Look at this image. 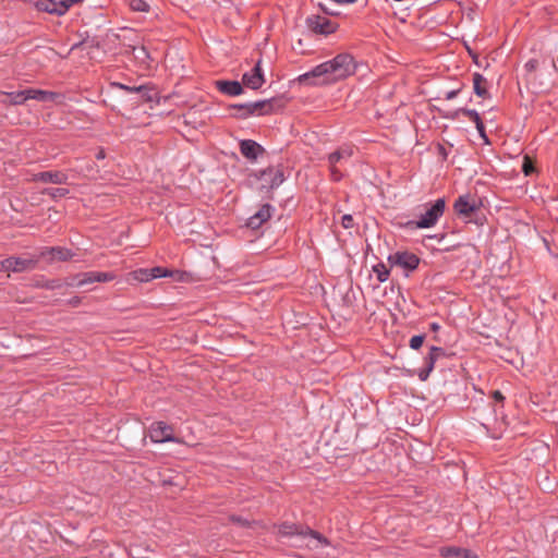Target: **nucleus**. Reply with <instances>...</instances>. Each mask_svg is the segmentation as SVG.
Returning <instances> with one entry per match:
<instances>
[{
    "label": "nucleus",
    "instance_id": "f257e3e1",
    "mask_svg": "<svg viewBox=\"0 0 558 558\" xmlns=\"http://www.w3.org/2000/svg\"><path fill=\"white\" fill-rule=\"evenodd\" d=\"M357 63L350 53H339L333 59L316 65L313 70L299 76L300 83L319 78L317 84H331L344 80L356 72ZM313 84H316L314 82Z\"/></svg>",
    "mask_w": 558,
    "mask_h": 558
},
{
    "label": "nucleus",
    "instance_id": "f03ea898",
    "mask_svg": "<svg viewBox=\"0 0 558 558\" xmlns=\"http://www.w3.org/2000/svg\"><path fill=\"white\" fill-rule=\"evenodd\" d=\"M446 208L445 198H438L420 216L417 220H409L403 225L404 229L416 230L434 227L444 215Z\"/></svg>",
    "mask_w": 558,
    "mask_h": 558
},
{
    "label": "nucleus",
    "instance_id": "7ed1b4c3",
    "mask_svg": "<svg viewBox=\"0 0 558 558\" xmlns=\"http://www.w3.org/2000/svg\"><path fill=\"white\" fill-rule=\"evenodd\" d=\"M278 535L279 536H310L313 539L317 542L315 546H310L311 548H318L323 546H329L330 542L327 537H325L323 534H320L317 531H314L310 527H303L301 525L294 524V523H282L278 526Z\"/></svg>",
    "mask_w": 558,
    "mask_h": 558
},
{
    "label": "nucleus",
    "instance_id": "20e7f679",
    "mask_svg": "<svg viewBox=\"0 0 558 558\" xmlns=\"http://www.w3.org/2000/svg\"><path fill=\"white\" fill-rule=\"evenodd\" d=\"M391 266H399L408 271L415 270L420 265V257L408 251H398L388 256Z\"/></svg>",
    "mask_w": 558,
    "mask_h": 558
},
{
    "label": "nucleus",
    "instance_id": "39448f33",
    "mask_svg": "<svg viewBox=\"0 0 558 558\" xmlns=\"http://www.w3.org/2000/svg\"><path fill=\"white\" fill-rule=\"evenodd\" d=\"M149 438L153 442H179L173 435L172 426L165 422H155L150 425Z\"/></svg>",
    "mask_w": 558,
    "mask_h": 558
},
{
    "label": "nucleus",
    "instance_id": "423d86ee",
    "mask_svg": "<svg viewBox=\"0 0 558 558\" xmlns=\"http://www.w3.org/2000/svg\"><path fill=\"white\" fill-rule=\"evenodd\" d=\"M116 278L112 272H102V271H87L75 277L74 284L77 287H83L85 284H90L94 282H108L112 281Z\"/></svg>",
    "mask_w": 558,
    "mask_h": 558
},
{
    "label": "nucleus",
    "instance_id": "0eeeda50",
    "mask_svg": "<svg viewBox=\"0 0 558 558\" xmlns=\"http://www.w3.org/2000/svg\"><path fill=\"white\" fill-rule=\"evenodd\" d=\"M258 179L265 182L264 186L278 187L283 181V171L279 167H268L259 172Z\"/></svg>",
    "mask_w": 558,
    "mask_h": 558
},
{
    "label": "nucleus",
    "instance_id": "6e6552de",
    "mask_svg": "<svg viewBox=\"0 0 558 558\" xmlns=\"http://www.w3.org/2000/svg\"><path fill=\"white\" fill-rule=\"evenodd\" d=\"M453 208L459 216L470 218L478 209V203L470 195H461L456 199Z\"/></svg>",
    "mask_w": 558,
    "mask_h": 558
},
{
    "label": "nucleus",
    "instance_id": "1a4fd4ad",
    "mask_svg": "<svg viewBox=\"0 0 558 558\" xmlns=\"http://www.w3.org/2000/svg\"><path fill=\"white\" fill-rule=\"evenodd\" d=\"M308 27L316 34L328 35L336 31V25L329 19L320 15H313L307 19Z\"/></svg>",
    "mask_w": 558,
    "mask_h": 558
},
{
    "label": "nucleus",
    "instance_id": "9d476101",
    "mask_svg": "<svg viewBox=\"0 0 558 558\" xmlns=\"http://www.w3.org/2000/svg\"><path fill=\"white\" fill-rule=\"evenodd\" d=\"M445 355V350L440 347H432L430 350H429V353L427 354V356L424 359V362H425V367L422 368L420 372H418V378L422 380V381H425L428 377H429V374L432 373V371L434 369L435 367V363L436 361L444 356Z\"/></svg>",
    "mask_w": 558,
    "mask_h": 558
},
{
    "label": "nucleus",
    "instance_id": "9b49d317",
    "mask_svg": "<svg viewBox=\"0 0 558 558\" xmlns=\"http://www.w3.org/2000/svg\"><path fill=\"white\" fill-rule=\"evenodd\" d=\"M38 258L37 257H20V256H11L8 257L9 271L13 272H23L26 270H32L37 266Z\"/></svg>",
    "mask_w": 558,
    "mask_h": 558
},
{
    "label": "nucleus",
    "instance_id": "f8f14e48",
    "mask_svg": "<svg viewBox=\"0 0 558 558\" xmlns=\"http://www.w3.org/2000/svg\"><path fill=\"white\" fill-rule=\"evenodd\" d=\"M243 85L251 89H258L265 83L264 74L260 68V60L254 65V68L243 74L242 77Z\"/></svg>",
    "mask_w": 558,
    "mask_h": 558
},
{
    "label": "nucleus",
    "instance_id": "ddd939ff",
    "mask_svg": "<svg viewBox=\"0 0 558 558\" xmlns=\"http://www.w3.org/2000/svg\"><path fill=\"white\" fill-rule=\"evenodd\" d=\"M240 151L246 159L254 161L264 153V148L253 140H242L240 142Z\"/></svg>",
    "mask_w": 558,
    "mask_h": 558
},
{
    "label": "nucleus",
    "instance_id": "4468645a",
    "mask_svg": "<svg viewBox=\"0 0 558 558\" xmlns=\"http://www.w3.org/2000/svg\"><path fill=\"white\" fill-rule=\"evenodd\" d=\"M32 180L35 182L63 184L66 182L68 175L61 171H44L35 173Z\"/></svg>",
    "mask_w": 558,
    "mask_h": 558
},
{
    "label": "nucleus",
    "instance_id": "2eb2a0df",
    "mask_svg": "<svg viewBox=\"0 0 558 558\" xmlns=\"http://www.w3.org/2000/svg\"><path fill=\"white\" fill-rule=\"evenodd\" d=\"M276 102L277 100L275 98L248 102L251 111L247 112L251 113V116L270 114L275 110Z\"/></svg>",
    "mask_w": 558,
    "mask_h": 558
},
{
    "label": "nucleus",
    "instance_id": "dca6fc26",
    "mask_svg": "<svg viewBox=\"0 0 558 558\" xmlns=\"http://www.w3.org/2000/svg\"><path fill=\"white\" fill-rule=\"evenodd\" d=\"M110 87L123 89L128 93L138 94V95H141V98L145 101H150L153 99V97L150 95L151 88H149L147 85L131 86V85H125V84H122L119 82H111Z\"/></svg>",
    "mask_w": 558,
    "mask_h": 558
},
{
    "label": "nucleus",
    "instance_id": "f3484780",
    "mask_svg": "<svg viewBox=\"0 0 558 558\" xmlns=\"http://www.w3.org/2000/svg\"><path fill=\"white\" fill-rule=\"evenodd\" d=\"M439 554L442 558H476L470 549L456 546L441 547Z\"/></svg>",
    "mask_w": 558,
    "mask_h": 558
},
{
    "label": "nucleus",
    "instance_id": "a211bd4d",
    "mask_svg": "<svg viewBox=\"0 0 558 558\" xmlns=\"http://www.w3.org/2000/svg\"><path fill=\"white\" fill-rule=\"evenodd\" d=\"M217 89L229 96H239L243 93V86L238 81H217Z\"/></svg>",
    "mask_w": 558,
    "mask_h": 558
},
{
    "label": "nucleus",
    "instance_id": "6ab92c4d",
    "mask_svg": "<svg viewBox=\"0 0 558 558\" xmlns=\"http://www.w3.org/2000/svg\"><path fill=\"white\" fill-rule=\"evenodd\" d=\"M28 100L27 88L19 92L12 93H1L0 94V102L8 105H23Z\"/></svg>",
    "mask_w": 558,
    "mask_h": 558
},
{
    "label": "nucleus",
    "instance_id": "aec40b11",
    "mask_svg": "<svg viewBox=\"0 0 558 558\" xmlns=\"http://www.w3.org/2000/svg\"><path fill=\"white\" fill-rule=\"evenodd\" d=\"M353 155V148L351 146H341L336 151L328 155V163L337 165L342 161L349 160Z\"/></svg>",
    "mask_w": 558,
    "mask_h": 558
},
{
    "label": "nucleus",
    "instance_id": "412c9836",
    "mask_svg": "<svg viewBox=\"0 0 558 558\" xmlns=\"http://www.w3.org/2000/svg\"><path fill=\"white\" fill-rule=\"evenodd\" d=\"M27 96L28 99H34L40 102L54 101L59 97V95L54 92L35 88H27Z\"/></svg>",
    "mask_w": 558,
    "mask_h": 558
},
{
    "label": "nucleus",
    "instance_id": "4be33fe9",
    "mask_svg": "<svg viewBox=\"0 0 558 558\" xmlns=\"http://www.w3.org/2000/svg\"><path fill=\"white\" fill-rule=\"evenodd\" d=\"M473 90L481 98H488L487 80L480 73L473 74Z\"/></svg>",
    "mask_w": 558,
    "mask_h": 558
},
{
    "label": "nucleus",
    "instance_id": "5701e85b",
    "mask_svg": "<svg viewBox=\"0 0 558 558\" xmlns=\"http://www.w3.org/2000/svg\"><path fill=\"white\" fill-rule=\"evenodd\" d=\"M57 0H37L35 2V8L40 12H46L49 14H53L60 16V10Z\"/></svg>",
    "mask_w": 558,
    "mask_h": 558
},
{
    "label": "nucleus",
    "instance_id": "b1692460",
    "mask_svg": "<svg viewBox=\"0 0 558 558\" xmlns=\"http://www.w3.org/2000/svg\"><path fill=\"white\" fill-rule=\"evenodd\" d=\"M50 255V259L68 260L72 257L70 250L64 247H50L41 252V256Z\"/></svg>",
    "mask_w": 558,
    "mask_h": 558
},
{
    "label": "nucleus",
    "instance_id": "393cba45",
    "mask_svg": "<svg viewBox=\"0 0 558 558\" xmlns=\"http://www.w3.org/2000/svg\"><path fill=\"white\" fill-rule=\"evenodd\" d=\"M373 271L379 282H385L389 278L390 270L384 263H378L373 266Z\"/></svg>",
    "mask_w": 558,
    "mask_h": 558
},
{
    "label": "nucleus",
    "instance_id": "a878e982",
    "mask_svg": "<svg viewBox=\"0 0 558 558\" xmlns=\"http://www.w3.org/2000/svg\"><path fill=\"white\" fill-rule=\"evenodd\" d=\"M274 211V207L269 204H264L255 214L256 217L262 221L263 223L266 222L268 219H270L271 214Z\"/></svg>",
    "mask_w": 558,
    "mask_h": 558
},
{
    "label": "nucleus",
    "instance_id": "bb28decb",
    "mask_svg": "<svg viewBox=\"0 0 558 558\" xmlns=\"http://www.w3.org/2000/svg\"><path fill=\"white\" fill-rule=\"evenodd\" d=\"M231 109L235 110L234 117H236V118L246 119L247 117L251 116V113L247 112V111H251L248 102L233 105V106H231Z\"/></svg>",
    "mask_w": 558,
    "mask_h": 558
},
{
    "label": "nucleus",
    "instance_id": "cd10ccee",
    "mask_svg": "<svg viewBox=\"0 0 558 558\" xmlns=\"http://www.w3.org/2000/svg\"><path fill=\"white\" fill-rule=\"evenodd\" d=\"M131 276L134 280L140 281V282H148L151 280V278L149 276V269H147V268L136 269L131 272Z\"/></svg>",
    "mask_w": 558,
    "mask_h": 558
},
{
    "label": "nucleus",
    "instance_id": "c85d7f7f",
    "mask_svg": "<svg viewBox=\"0 0 558 558\" xmlns=\"http://www.w3.org/2000/svg\"><path fill=\"white\" fill-rule=\"evenodd\" d=\"M129 5L134 12H148L150 8L145 0H130Z\"/></svg>",
    "mask_w": 558,
    "mask_h": 558
},
{
    "label": "nucleus",
    "instance_id": "c756f323",
    "mask_svg": "<svg viewBox=\"0 0 558 558\" xmlns=\"http://www.w3.org/2000/svg\"><path fill=\"white\" fill-rule=\"evenodd\" d=\"M457 114H463L464 117L473 121L475 124L482 122L478 112L474 109L461 108L457 111Z\"/></svg>",
    "mask_w": 558,
    "mask_h": 558
},
{
    "label": "nucleus",
    "instance_id": "7c9ffc66",
    "mask_svg": "<svg viewBox=\"0 0 558 558\" xmlns=\"http://www.w3.org/2000/svg\"><path fill=\"white\" fill-rule=\"evenodd\" d=\"M84 0H60L58 2L60 16L64 15L74 4L81 3Z\"/></svg>",
    "mask_w": 558,
    "mask_h": 558
},
{
    "label": "nucleus",
    "instance_id": "2f4dec72",
    "mask_svg": "<svg viewBox=\"0 0 558 558\" xmlns=\"http://www.w3.org/2000/svg\"><path fill=\"white\" fill-rule=\"evenodd\" d=\"M43 193L49 195L52 198H59L68 195L69 190L64 187H52L46 189Z\"/></svg>",
    "mask_w": 558,
    "mask_h": 558
},
{
    "label": "nucleus",
    "instance_id": "473e14b6",
    "mask_svg": "<svg viewBox=\"0 0 558 558\" xmlns=\"http://www.w3.org/2000/svg\"><path fill=\"white\" fill-rule=\"evenodd\" d=\"M170 271L162 268V267H153L149 269V276L153 279H156V278H162V277H168L170 276Z\"/></svg>",
    "mask_w": 558,
    "mask_h": 558
},
{
    "label": "nucleus",
    "instance_id": "72a5a7b5",
    "mask_svg": "<svg viewBox=\"0 0 558 558\" xmlns=\"http://www.w3.org/2000/svg\"><path fill=\"white\" fill-rule=\"evenodd\" d=\"M229 521L231 523L240 525L242 527H250L252 525L251 521H248L247 519H245L243 517L235 515V514L229 515Z\"/></svg>",
    "mask_w": 558,
    "mask_h": 558
},
{
    "label": "nucleus",
    "instance_id": "f704fd0d",
    "mask_svg": "<svg viewBox=\"0 0 558 558\" xmlns=\"http://www.w3.org/2000/svg\"><path fill=\"white\" fill-rule=\"evenodd\" d=\"M522 171L525 175H531L535 171L533 161L527 156L523 159Z\"/></svg>",
    "mask_w": 558,
    "mask_h": 558
},
{
    "label": "nucleus",
    "instance_id": "c9c22d12",
    "mask_svg": "<svg viewBox=\"0 0 558 558\" xmlns=\"http://www.w3.org/2000/svg\"><path fill=\"white\" fill-rule=\"evenodd\" d=\"M424 339H425L424 335L413 336L410 339V348L413 349V350L420 349L422 347L423 342H424Z\"/></svg>",
    "mask_w": 558,
    "mask_h": 558
},
{
    "label": "nucleus",
    "instance_id": "e433bc0d",
    "mask_svg": "<svg viewBox=\"0 0 558 558\" xmlns=\"http://www.w3.org/2000/svg\"><path fill=\"white\" fill-rule=\"evenodd\" d=\"M330 177L332 181H340L343 177L342 172L337 168V165H329Z\"/></svg>",
    "mask_w": 558,
    "mask_h": 558
},
{
    "label": "nucleus",
    "instance_id": "4c0bfd02",
    "mask_svg": "<svg viewBox=\"0 0 558 558\" xmlns=\"http://www.w3.org/2000/svg\"><path fill=\"white\" fill-rule=\"evenodd\" d=\"M341 226L344 228V229H351L354 227V220H353V217L349 214H345L342 216L341 218Z\"/></svg>",
    "mask_w": 558,
    "mask_h": 558
},
{
    "label": "nucleus",
    "instance_id": "58836bf2",
    "mask_svg": "<svg viewBox=\"0 0 558 558\" xmlns=\"http://www.w3.org/2000/svg\"><path fill=\"white\" fill-rule=\"evenodd\" d=\"M262 225H263V222L259 221V219L256 217L255 214L253 216H251L247 220V227L251 229H254V230L258 229Z\"/></svg>",
    "mask_w": 558,
    "mask_h": 558
},
{
    "label": "nucleus",
    "instance_id": "ea45409f",
    "mask_svg": "<svg viewBox=\"0 0 558 558\" xmlns=\"http://www.w3.org/2000/svg\"><path fill=\"white\" fill-rule=\"evenodd\" d=\"M133 51L135 53V58L141 59L142 61H145V59L148 58V53L144 47L134 48Z\"/></svg>",
    "mask_w": 558,
    "mask_h": 558
},
{
    "label": "nucleus",
    "instance_id": "a19ab883",
    "mask_svg": "<svg viewBox=\"0 0 558 558\" xmlns=\"http://www.w3.org/2000/svg\"><path fill=\"white\" fill-rule=\"evenodd\" d=\"M475 126H476V130H477V132H478L480 136H481L485 142H488V138H487V135H486V132H485V125H484L483 121H482V122L476 123V124H475Z\"/></svg>",
    "mask_w": 558,
    "mask_h": 558
},
{
    "label": "nucleus",
    "instance_id": "79ce46f5",
    "mask_svg": "<svg viewBox=\"0 0 558 558\" xmlns=\"http://www.w3.org/2000/svg\"><path fill=\"white\" fill-rule=\"evenodd\" d=\"M492 398L497 402H502L505 400V397L499 390H495L492 392Z\"/></svg>",
    "mask_w": 558,
    "mask_h": 558
},
{
    "label": "nucleus",
    "instance_id": "37998d69",
    "mask_svg": "<svg viewBox=\"0 0 558 558\" xmlns=\"http://www.w3.org/2000/svg\"><path fill=\"white\" fill-rule=\"evenodd\" d=\"M459 93H460V89H452V90H449V92H447V93H446L445 98H446L447 100H451V99L456 98V97L458 96V94H459Z\"/></svg>",
    "mask_w": 558,
    "mask_h": 558
},
{
    "label": "nucleus",
    "instance_id": "c03bdc74",
    "mask_svg": "<svg viewBox=\"0 0 558 558\" xmlns=\"http://www.w3.org/2000/svg\"><path fill=\"white\" fill-rule=\"evenodd\" d=\"M8 258L0 260V271H9Z\"/></svg>",
    "mask_w": 558,
    "mask_h": 558
},
{
    "label": "nucleus",
    "instance_id": "a18cd8bd",
    "mask_svg": "<svg viewBox=\"0 0 558 558\" xmlns=\"http://www.w3.org/2000/svg\"><path fill=\"white\" fill-rule=\"evenodd\" d=\"M319 5H320V8H322L326 13H328V14H330V15H335V14H336V12H335L333 10H331V9L329 8V5H327V4H325V3H320Z\"/></svg>",
    "mask_w": 558,
    "mask_h": 558
},
{
    "label": "nucleus",
    "instance_id": "49530a36",
    "mask_svg": "<svg viewBox=\"0 0 558 558\" xmlns=\"http://www.w3.org/2000/svg\"><path fill=\"white\" fill-rule=\"evenodd\" d=\"M429 329L433 331V332H437L439 329H440V325L438 323H430L429 324Z\"/></svg>",
    "mask_w": 558,
    "mask_h": 558
},
{
    "label": "nucleus",
    "instance_id": "de8ad7c7",
    "mask_svg": "<svg viewBox=\"0 0 558 558\" xmlns=\"http://www.w3.org/2000/svg\"><path fill=\"white\" fill-rule=\"evenodd\" d=\"M536 64H537V61H535V60H530V61L525 64V68H527L529 70H533V69H535Z\"/></svg>",
    "mask_w": 558,
    "mask_h": 558
},
{
    "label": "nucleus",
    "instance_id": "09e8293b",
    "mask_svg": "<svg viewBox=\"0 0 558 558\" xmlns=\"http://www.w3.org/2000/svg\"><path fill=\"white\" fill-rule=\"evenodd\" d=\"M105 157H106L105 150L104 149H99V151L96 154V158L97 159H104Z\"/></svg>",
    "mask_w": 558,
    "mask_h": 558
}]
</instances>
